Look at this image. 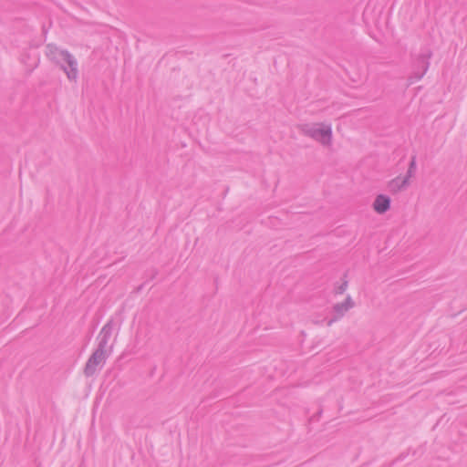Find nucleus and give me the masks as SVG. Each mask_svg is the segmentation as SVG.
I'll return each instance as SVG.
<instances>
[{
    "label": "nucleus",
    "instance_id": "nucleus-1",
    "mask_svg": "<svg viewBox=\"0 0 467 467\" xmlns=\"http://www.w3.org/2000/svg\"><path fill=\"white\" fill-rule=\"evenodd\" d=\"M306 133L314 140L325 146H329L332 141V129L325 123H315L306 129Z\"/></svg>",
    "mask_w": 467,
    "mask_h": 467
},
{
    "label": "nucleus",
    "instance_id": "nucleus-4",
    "mask_svg": "<svg viewBox=\"0 0 467 467\" xmlns=\"http://www.w3.org/2000/svg\"><path fill=\"white\" fill-rule=\"evenodd\" d=\"M354 303L350 297H348L343 303L338 304L335 306V309L339 313L342 314L345 311H348L353 306Z\"/></svg>",
    "mask_w": 467,
    "mask_h": 467
},
{
    "label": "nucleus",
    "instance_id": "nucleus-3",
    "mask_svg": "<svg viewBox=\"0 0 467 467\" xmlns=\"http://www.w3.org/2000/svg\"><path fill=\"white\" fill-rule=\"evenodd\" d=\"M390 200L385 195H379L374 201L373 208L379 213H383L389 210Z\"/></svg>",
    "mask_w": 467,
    "mask_h": 467
},
{
    "label": "nucleus",
    "instance_id": "nucleus-2",
    "mask_svg": "<svg viewBox=\"0 0 467 467\" xmlns=\"http://www.w3.org/2000/svg\"><path fill=\"white\" fill-rule=\"evenodd\" d=\"M61 63L63 67L69 78H75L77 77L76 61L72 56L67 52L61 54Z\"/></svg>",
    "mask_w": 467,
    "mask_h": 467
}]
</instances>
